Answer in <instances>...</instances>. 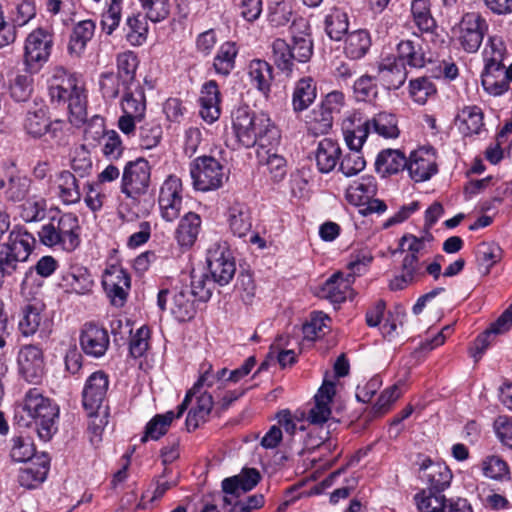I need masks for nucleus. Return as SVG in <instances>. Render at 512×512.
I'll list each match as a JSON object with an SVG mask.
<instances>
[{"mask_svg":"<svg viewBox=\"0 0 512 512\" xmlns=\"http://www.w3.org/2000/svg\"><path fill=\"white\" fill-rule=\"evenodd\" d=\"M231 122L235 142L241 147L266 148L280 143V132L270 117L264 113L256 114L248 106L234 109Z\"/></svg>","mask_w":512,"mask_h":512,"instance_id":"f257e3e1","label":"nucleus"},{"mask_svg":"<svg viewBox=\"0 0 512 512\" xmlns=\"http://www.w3.org/2000/svg\"><path fill=\"white\" fill-rule=\"evenodd\" d=\"M290 33L292 35V47L282 38L274 39L270 46L271 60L286 75L292 73L295 60L305 63L313 54L310 25L306 19L300 17L293 20Z\"/></svg>","mask_w":512,"mask_h":512,"instance_id":"f03ea898","label":"nucleus"},{"mask_svg":"<svg viewBox=\"0 0 512 512\" xmlns=\"http://www.w3.org/2000/svg\"><path fill=\"white\" fill-rule=\"evenodd\" d=\"M21 409L27 418L21 416L18 423L21 424L22 421V425L26 427L34 425L41 440L49 441L57 432L59 406L54 400L44 396L38 388H30L25 393Z\"/></svg>","mask_w":512,"mask_h":512,"instance_id":"7ed1b4c3","label":"nucleus"},{"mask_svg":"<svg viewBox=\"0 0 512 512\" xmlns=\"http://www.w3.org/2000/svg\"><path fill=\"white\" fill-rule=\"evenodd\" d=\"M49 95L52 101L68 104L72 124L80 125L86 121V94L78 77L69 74L62 67L56 68L50 81Z\"/></svg>","mask_w":512,"mask_h":512,"instance_id":"20e7f679","label":"nucleus"},{"mask_svg":"<svg viewBox=\"0 0 512 512\" xmlns=\"http://www.w3.org/2000/svg\"><path fill=\"white\" fill-rule=\"evenodd\" d=\"M81 227L73 213H63L52 217L38 232L43 245L65 252L75 251L80 243Z\"/></svg>","mask_w":512,"mask_h":512,"instance_id":"39448f33","label":"nucleus"},{"mask_svg":"<svg viewBox=\"0 0 512 512\" xmlns=\"http://www.w3.org/2000/svg\"><path fill=\"white\" fill-rule=\"evenodd\" d=\"M345 105L343 92L334 90L329 92L306 117V125L314 135H322L332 128L334 116L339 114Z\"/></svg>","mask_w":512,"mask_h":512,"instance_id":"423d86ee","label":"nucleus"},{"mask_svg":"<svg viewBox=\"0 0 512 512\" xmlns=\"http://www.w3.org/2000/svg\"><path fill=\"white\" fill-rule=\"evenodd\" d=\"M190 175L193 187L202 192L220 188L227 175L224 167L213 157H198L190 164Z\"/></svg>","mask_w":512,"mask_h":512,"instance_id":"0eeeda50","label":"nucleus"},{"mask_svg":"<svg viewBox=\"0 0 512 512\" xmlns=\"http://www.w3.org/2000/svg\"><path fill=\"white\" fill-rule=\"evenodd\" d=\"M52 45V35L43 28L28 34L24 45V64L29 73L38 72L48 61Z\"/></svg>","mask_w":512,"mask_h":512,"instance_id":"6e6552de","label":"nucleus"},{"mask_svg":"<svg viewBox=\"0 0 512 512\" xmlns=\"http://www.w3.org/2000/svg\"><path fill=\"white\" fill-rule=\"evenodd\" d=\"M489 25L478 12L466 13L456 30V41L467 53H476L487 33Z\"/></svg>","mask_w":512,"mask_h":512,"instance_id":"1a4fd4ad","label":"nucleus"},{"mask_svg":"<svg viewBox=\"0 0 512 512\" xmlns=\"http://www.w3.org/2000/svg\"><path fill=\"white\" fill-rule=\"evenodd\" d=\"M206 262L211 277L218 285H227L233 279L236 264L226 242L211 244L207 250Z\"/></svg>","mask_w":512,"mask_h":512,"instance_id":"9d476101","label":"nucleus"},{"mask_svg":"<svg viewBox=\"0 0 512 512\" xmlns=\"http://www.w3.org/2000/svg\"><path fill=\"white\" fill-rule=\"evenodd\" d=\"M150 175V165L144 158L127 162L121 177V192L131 199L144 195L149 187Z\"/></svg>","mask_w":512,"mask_h":512,"instance_id":"9b49d317","label":"nucleus"},{"mask_svg":"<svg viewBox=\"0 0 512 512\" xmlns=\"http://www.w3.org/2000/svg\"><path fill=\"white\" fill-rule=\"evenodd\" d=\"M109 384V375L103 370L93 372L86 379L81 393L82 407L90 418L98 415L106 400Z\"/></svg>","mask_w":512,"mask_h":512,"instance_id":"f8f14e48","label":"nucleus"},{"mask_svg":"<svg viewBox=\"0 0 512 512\" xmlns=\"http://www.w3.org/2000/svg\"><path fill=\"white\" fill-rule=\"evenodd\" d=\"M36 240L34 236L22 228H15L9 234L8 242L0 246V257L11 262L16 270L19 262H24L31 254Z\"/></svg>","mask_w":512,"mask_h":512,"instance_id":"ddd939ff","label":"nucleus"},{"mask_svg":"<svg viewBox=\"0 0 512 512\" xmlns=\"http://www.w3.org/2000/svg\"><path fill=\"white\" fill-rule=\"evenodd\" d=\"M19 373L29 383L38 384L42 381L46 364L43 350L34 345H23L17 356Z\"/></svg>","mask_w":512,"mask_h":512,"instance_id":"4468645a","label":"nucleus"},{"mask_svg":"<svg viewBox=\"0 0 512 512\" xmlns=\"http://www.w3.org/2000/svg\"><path fill=\"white\" fill-rule=\"evenodd\" d=\"M453 474L444 462L424 456L419 463V479L433 493H443L451 484Z\"/></svg>","mask_w":512,"mask_h":512,"instance_id":"2eb2a0df","label":"nucleus"},{"mask_svg":"<svg viewBox=\"0 0 512 512\" xmlns=\"http://www.w3.org/2000/svg\"><path fill=\"white\" fill-rule=\"evenodd\" d=\"M102 285L113 306L122 307L125 304L131 283L124 269L114 265L107 268L102 276Z\"/></svg>","mask_w":512,"mask_h":512,"instance_id":"dca6fc26","label":"nucleus"},{"mask_svg":"<svg viewBox=\"0 0 512 512\" xmlns=\"http://www.w3.org/2000/svg\"><path fill=\"white\" fill-rule=\"evenodd\" d=\"M79 342L82 351L94 358L105 355L110 345V337L106 328L97 322H87L81 330Z\"/></svg>","mask_w":512,"mask_h":512,"instance_id":"f3484780","label":"nucleus"},{"mask_svg":"<svg viewBox=\"0 0 512 512\" xmlns=\"http://www.w3.org/2000/svg\"><path fill=\"white\" fill-rule=\"evenodd\" d=\"M353 275L341 271L330 276L321 286L319 296L332 304L345 302L352 295Z\"/></svg>","mask_w":512,"mask_h":512,"instance_id":"a211bd4d","label":"nucleus"},{"mask_svg":"<svg viewBox=\"0 0 512 512\" xmlns=\"http://www.w3.org/2000/svg\"><path fill=\"white\" fill-rule=\"evenodd\" d=\"M51 459L47 453L36 456L24 468L19 470L18 483L26 489H36L47 478Z\"/></svg>","mask_w":512,"mask_h":512,"instance_id":"6ab92c4d","label":"nucleus"},{"mask_svg":"<svg viewBox=\"0 0 512 512\" xmlns=\"http://www.w3.org/2000/svg\"><path fill=\"white\" fill-rule=\"evenodd\" d=\"M406 168L415 182L426 181L437 172L435 155L423 148L413 151L407 160Z\"/></svg>","mask_w":512,"mask_h":512,"instance_id":"aec40b11","label":"nucleus"},{"mask_svg":"<svg viewBox=\"0 0 512 512\" xmlns=\"http://www.w3.org/2000/svg\"><path fill=\"white\" fill-rule=\"evenodd\" d=\"M377 77L386 89L396 90L405 83L407 71L396 56H387L378 63Z\"/></svg>","mask_w":512,"mask_h":512,"instance_id":"412c9836","label":"nucleus"},{"mask_svg":"<svg viewBox=\"0 0 512 512\" xmlns=\"http://www.w3.org/2000/svg\"><path fill=\"white\" fill-rule=\"evenodd\" d=\"M51 125L48 108L43 102L29 104L23 119V129L32 138H41Z\"/></svg>","mask_w":512,"mask_h":512,"instance_id":"4be33fe9","label":"nucleus"},{"mask_svg":"<svg viewBox=\"0 0 512 512\" xmlns=\"http://www.w3.org/2000/svg\"><path fill=\"white\" fill-rule=\"evenodd\" d=\"M200 115L204 121L211 124L221 115V93L215 80H209L202 85L199 97Z\"/></svg>","mask_w":512,"mask_h":512,"instance_id":"5701e85b","label":"nucleus"},{"mask_svg":"<svg viewBox=\"0 0 512 512\" xmlns=\"http://www.w3.org/2000/svg\"><path fill=\"white\" fill-rule=\"evenodd\" d=\"M202 219L194 212L186 213L179 221L174 239L182 251H188L196 243L201 232Z\"/></svg>","mask_w":512,"mask_h":512,"instance_id":"b1692460","label":"nucleus"},{"mask_svg":"<svg viewBox=\"0 0 512 512\" xmlns=\"http://www.w3.org/2000/svg\"><path fill=\"white\" fill-rule=\"evenodd\" d=\"M59 286L66 292L84 295L91 292L94 280L86 267L74 265L61 275Z\"/></svg>","mask_w":512,"mask_h":512,"instance_id":"393cba45","label":"nucleus"},{"mask_svg":"<svg viewBox=\"0 0 512 512\" xmlns=\"http://www.w3.org/2000/svg\"><path fill=\"white\" fill-rule=\"evenodd\" d=\"M341 154V147L337 141L331 138L319 141L314 153L318 171L324 174L333 171L339 163Z\"/></svg>","mask_w":512,"mask_h":512,"instance_id":"a878e982","label":"nucleus"},{"mask_svg":"<svg viewBox=\"0 0 512 512\" xmlns=\"http://www.w3.org/2000/svg\"><path fill=\"white\" fill-rule=\"evenodd\" d=\"M248 76L251 85L268 99L274 79L272 66L265 60L253 59L248 65Z\"/></svg>","mask_w":512,"mask_h":512,"instance_id":"bb28decb","label":"nucleus"},{"mask_svg":"<svg viewBox=\"0 0 512 512\" xmlns=\"http://www.w3.org/2000/svg\"><path fill=\"white\" fill-rule=\"evenodd\" d=\"M121 110L135 118H144L146 97L141 84L122 86Z\"/></svg>","mask_w":512,"mask_h":512,"instance_id":"cd10ccee","label":"nucleus"},{"mask_svg":"<svg viewBox=\"0 0 512 512\" xmlns=\"http://www.w3.org/2000/svg\"><path fill=\"white\" fill-rule=\"evenodd\" d=\"M511 326L512 322H491L490 327L480 333L469 347V355L474 362L477 363L481 360L496 335L507 332Z\"/></svg>","mask_w":512,"mask_h":512,"instance_id":"c85d7f7f","label":"nucleus"},{"mask_svg":"<svg viewBox=\"0 0 512 512\" xmlns=\"http://www.w3.org/2000/svg\"><path fill=\"white\" fill-rule=\"evenodd\" d=\"M377 193V183L373 176H362L354 181L346 189V200L355 206H361L375 196Z\"/></svg>","mask_w":512,"mask_h":512,"instance_id":"c756f323","label":"nucleus"},{"mask_svg":"<svg viewBox=\"0 0 512 512\" xmlns=\"http://www.w3.org/2000/svg\"><path fill=\"white\" fill-rule=\"evenodd\" d=\"M214 405L213 396L203 392L197 397L196 405L187 414L185 425L188 432L195 431L206 423Z\"/></svg>","mask_w":512,"mask_h":512,"instance_id":"7c9ffc66","label":"nucleus"},{"mask_svg":"<svg viewBox=\"0 0 512 512\" xmlns=\"http://www.w3.org/2000/svg\"><path fill=\"white\" fill-rule=\"evenodd\" d=\"M483 112L478 106H466L457 115L459 131L464 136L477 135L484 129Z\"/></svg>","mask_w":512,"mask_h":512,"instance_id":"2f4dec72","label":"nucleus"},{"mask_svg":"<svg viewBox=\"0 0 512 512\" xmlns=\"http://www.w3.org/2000/svg\"><path fill=\"white\" fill-rule=\"evenodd\" d=\"M407 159L403 152L396 149L381 151L375 161V169L382 177L396 174L406 168Z\"/></svg>","mask_w":512,"mask_h":512,"instance_id":"473e14b6","label":"nucleus"},{"mask_svg":"<svg viewBox=\"0 0 512 512\" xmlns=\"http://www.w3.org/2000/svg\"><path fill=\"white\" fill-rule=\"evenodd\" d=\"M317 88L311 77L299 79L292 94L293 110L297 113L306 110L316 99Z\"/></svg>","mask_w":512,"mask_h":512,"instance_id":"72a5a7b5","label":"nucleus"},{"mask_svg":"<svg viewBox=\"0 0 512 512\" xmlns=\"http://www.w3.org/2000/svg\"><path fill=\"white\" fill-rule=\"evenodd\" d=\"M95 24L91 20L80 21L75 25L70 35L68 52L73 57H80L85 51L87 43L92 39Z\"/></svg>","mask_w":512,"mask_h":512,"instance_id":"f704fd0d","label":"nucleus"},{"mask_svg":"<svg viewBox=\"0 0 512 512\" xmlns=\"http://www.w3.org/2000/svg\"><path fill=\"white\" fill-rule=\"evenodd\" d=\"M228 222L232 233L245 237L252 228V219L249 208L243 203H234L228 210Z\"/></svg>","mask_w":512,"mask_h":512,"instance_id":"c9c22d12","label":"nucleus"},{"mask_svg":"<svg viewBox=\"0 0 512 512\" xmlns=\"http://www.w3.org/2000/svg\"><path fill=\"white\" fill-rule=\"evenodd\" d=\"M57 195L65 205L76 204L81 199L77 176L70 171H62L57 177Z\"/></svg>","mask_w":512,"mask_h":512,"instance_id":"e433bc0d","label":"nucleus"},{"mask_svg":"<svg viewBox=\"0 0 512 512\" xmlns=\"http://www.w3.org/2000/svg\"><path fill=\"white\" fill-rule=\"evenodd\" d=\"M396 58L403 63L413 68H422L430 59L426 57L422 46L411 40L401 41L397 45Z\"/></svg>","mask_w":512,"mask_h":512,"instance_id":"4c0bfd02","label":"nucleus"},{"mask_svg":"<svg viewBox=\"0 0 512 512\" xmlns=\"http://www.w3.org/2000/svg\"><path fill=\"white\" fill-rule=\"evenodd\" d=\"M369 130L386 139H395L400 130L396 116L388 112H379L373 118L365 121Z\"/></svg>","mask_w":512,"mask_h":512,"instance_id":"58836bf2","label":"nucleus"},{"mask_svg":"<svg viewBox=\"0 0 512 512\" xmlns=\"http://www.w3.org/2000/svg\"><path fill=\"white\" fill-rule=\"evenodd\" d=\"M481 82L484 90L493 96L502 95L509 89L503 66H484Z\"/></svg>","mask_w":512,"mask_h":512,"instance_id":"ea45409f","label":"nucleus"},{"mask_svg":"<svg viewBox=\"0 0 512 512\" xmlns=\"http://www.w3.org/2000/svg\"><path fill=\"white\" fill-rule=\"evenodd\" d=\"M238 48L235 42L227 41L220 45L214 59L213 68L218 75L228 76L235 68Z\"/></svg>","mask_w":512,"mask_h":512,"instance_id":"a19ab883","label":"nucleus"},{"mask_svg":"<svg viewBox=\"0 0 512 512\" xmlns=\"http://www.w3.org/2000/svg\"><path fill=\"white\" fill-rule=\"evenodd\" d=\"M139 61L136 54L132 51L119 53L116 57L117 73L121 79V85L139 84L135 78Z\"/></svg>","mask_w":512,"mask_h":512,"instance_id":"79ce46f5","label":"nucleus"},{"mask_svg":"<svg viewBox=\"0 0 512 512\" xmlns=\"http://www.w3.org/2000/svg\"><path fill=\"white\" fill-rule=\"evenodd\" d=\"M371 46V38L366 30H356L348 34L345 40L344 52L353 60L361 59Z\"/></svg>","mask_w":512,"mask_h":512,"instance_id":"37998d69","label":"nucleus"},{"mask_svg":"<svg viewBox=\"0 0 512 512\" xmlns=\"http://www.w3.org/2000/svg\"><path fill=\"white\" fill-rule=\"evenodd\" d=\"M94 139H100L102 143V153L110 160L119 159L124 151V146L119 134L115 130L105 131L103 127H99L94 132Z\"/></svg>","mask_w":512,"mask_h":512,"instance_id":"c03bdc74","label":"nucleus"},{"mask_svg":"<svg viewBox=\"0 0 512 512\" xmlns=\"http://www.w3.org/2000/svg\"><path fill=\"white\" fill-rule=\"evenodd\" d=\"M507 57L508 52L502 37L490 36L483 51L484 66H503Z\"/></svg>","mask_w":512,"mask_h":512,"instance_id":"a18cd8bd","label":"nucleus"},{"mask_svg":"<svg viewBox=\"0 0 512 512\" xmlns=\"http://www.w3.org/2000/svg\"><path fill=\"white\" fill-rule=\"evenodd\" d=\"M30 180L23 176H12L7 181L0 178V190L6 200L20 202L25 199L29 192Z\"/></svg>","mask_w":512,"mask_h":512,"instance_id":"49530a36","label":"nucleus"},{"mask_svg":"<svg viewBox=\"0 0 512 512\" xmlns=\"http://www.w3.org/2000/svg\"><path fill=\"white\" fill-rule=\"evenodd\" d=\"M127 326H132L134 322H126ZM129 355L138 359L145 356L150 347L151 329L144 324L133 333L130 327Z\"/></svg>","mask_w":512,"mask_h":512,"instance_id":"de8ad7c7","label":"nucleus"},{"mask_svg":"<svg viewBox=\"0 0 512 512\" xmlns=\"http://www.w3.org/2000/svg\"><path fill=\"white\" fill-rule=\"evenodd\" d=\"M481 470L485 477L495 481L510 479V467L508 463L498 455H489L482 460Z\"/></svg>","mask_w":512,"mask_h":512,"instance_id":"09e8293b","label":"nucleus"},{"mask_svg":"<svg viewBox=\"0 0 512 512\" xmlns=\"http://www.w3.org/2000/svg\"><path fill=\"white\" fill-rule=\"evenodd\" d=\"M171 413L156 414L145 425L144 433L140 439L141 443L149 440L157 441L168 432L172 422Z\"/></svg>","mask_w":512,"mask_h":512,"instance_id":"8fccbe9b","label":"nucleus"},{"mask_svg":"<svg viewBox=\"0 0 512 512\" xmlns=\"http://www.w3.org/2000/svg\"><path fill=\"white\" fill-rule=\"evenodd\" d=\"M413 22L422 32L432 33L436 21L431 15L429 0H413L411 3Z\"/></svg>","mask_w":512,"mask_h":512,"instance_id":"3c124183","label":"nucleus"},{"mask_svg":"<svg viewBox=\"0 0 512 512\" xmlns=\"http://www.w3.org/2000/svg\"><path fill=\"white\" fill-rule=\"evenodd\" d=\"M277 146L257 148L256 154L260 164L266 165L275 179H282L285 175L286 160L278 155L274 149Z\"/></svg>","mask_w":512,"mask_h":512,"instance_id":"603ef678","label":"nucleus"},{"mask_svg":"<svg viewBox=\"0 0 512 512\" xmlns=\"http://www.w3.org/2000/svg\"><path fill=\"white\" fill-rule=\"evenodd\" d=\"M348 26L347 14L338 8H333L325 17V31L332 40H341L347 33Z\"/></svg>","mask_w":512,"mask_h":512,"instance_id":"864d4df0","label":"nucleus"},{"mask_svg":"<svg viewBox=\"0 0 512 512\" xmlns=\"http://www.w3.org/2000/svg\"><path fill=\"white\" fill-rule=\"evenodd\" d=\"M414 500L420 512H445L446 510V498L442 493L422 489L415 494Z\"/></svg>","mask_w":512,"mask_h":512,"instance_id":"5fc2aeb1","label":"nucleus"},{"mask_svg":"<svg viewBox=\"0 0 512 512\" xmlns=\"http://www.w3.org/2000/svg\"><path fill=\"white\" fill-rule=\"evenodd\" d=\"M406 316V309L401 304H395L386 310V303L379 299L366 312L365 320H400Z\"/></svg>","mask_w":512,"mask_h":512,"instance_id":"6e6d98bb","label":"nucleus"},{"mask_svg":"<svg viewBox=\"0 0 512 512\" xmlns=\"http://www.w3.org/2000/svg\"><path fill=\"white\" fill-rule=\"evenodd\" d=\"M37 9L34 0H19L10 11V19L14 27H23L36 17Z\"/></svg>","mask_w":512,"mask_h":512,"instance_id":"4d7b16f0","label":"nucleus"},{"mask_svg":"<svg viewBox=\"0 0 512 512\" xmlns=\"http://www.w3.org/2000/svg\"><path fill=\"white\" fill-rule=\"evenodd\" d=\"M476 258L480 265L486 268V273L502 257V249L493 242H481L476 247Z\"/></svg>","mask_w":512,"mask_h":512,"instance_id":"13d9d810","label":"nucleus"},{"mask_svg":"<svg viewBox=\"0 0 512 512\" xmlns=\"http://www.w3.org/2000/svg\"><path fill=\"white\" fill-rule=\"evenodd\" d=\"M291 13V6L286 0H268V21L272 26L286 25Z\"/></svg>","mask_w":512,"mask_h":512,"instance_id":"bf43d9fd","label":"nucleus"},{"mask_svg":"<svg viewBox=\"0 0 512 512\" xmlns=\"http://www.w3.org/2000/svg\"><path fill=\"white\" fill-rule=\"evenodd\" d=\"M400 396L401 391L397 384L384 389L379 395L376 403L372 406V415L374 417H381L385 415Z\"/></svg>","mask_w":512,"mask_h":512,"instance_id":"052dcab7","label":"nucleus"},{"mask_svg":"<svg viewBox=\"0 0 512 512\" xmlns=\"http://www.w3.org/2000/svg\"><path fill=\"white\" fill-rule=\"evenodd\" d=\"M435 93L436 88L433 82L426 77L411 80L409 83L410 97L418 104H425L427 99Z\"/></svg>","mask_w":512,"mask_h":512,"instance_id":"680f3d73","label":"nucleus"},{"mask_svg":"<svg viewBox=\"0 0 512 512\" xmlns=\"http://www.w3.org/2000/svg\"><path fill=\"white\" fill-rule=\"evenodd\" d=\"M47 203L43 198H30L21 205L20 217L25 222H38L46 215Z\"/></svg>","mask_w":512,"mask_h":512,"instance_id":"e2e57ef3","label":"nucleus"},{"mask_svg":"<svg viewBox=\"0 0 512 512\" xmlns=\"http://www.w3.org/2000/svg\"><path fill=\"white\" fill-rule=\"evenodd\" d=\"M53 322H18L21 336L28 338L36 336L41 342L47 341L53 331Z\"/></svg>","mask_w":512,"mask_h":512,"instance_id":"0e129e2a","label":"nucleus"},{"mask_svg":"<svg viewBox=\"0 0 512 512\" xmlns=\"http://www.w3.org/2000/svg\"><path fill=\"white\" fill-rule=\"evenodd\" d=\"M33 443L28 438L16 436L12 438L10 456L15 462H31L37 455H34Z\"/></svg>","mask_w":512,"mask_h":512,"instance_id":"69168bd1","label":"nucleus"},{"mask_svg":"<svg viewBox=\"0 0 512 512\" xmlns=\"http://www.w3.org/2000/svg\"><path fill=\"white\" fill-rule=\"evenodd\" d=\"M215 283L205 273H191V292L201 301H207L211 297Z\"/></svg>","mask_w":512,"mask_h":512,"instance_id":"338daca9","label":"nucleus"},{"mask_svg":"<svg viewBox=\"0 0 512 512\" xmlns=\"http://www.w3.org/2000/svg\"><path fill=\"white\" fill-rule=\"evenodd\" d=\"M339 170L346 176L352 177L364 170L366 161L358 150H350L343 159L339 160Z\"/></svg>","mask_w":512,"mask_h":512,"instance_id":"774afa93","label":"nucleus"}]
</instances>
